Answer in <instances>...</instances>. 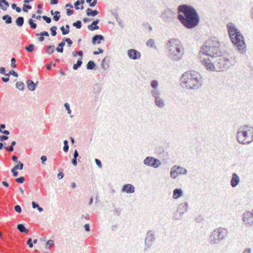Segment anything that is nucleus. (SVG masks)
Here are the masks:
<instances>
[{"label":"nucleus","instance_id":"obj_19","mask_svg":"<svg viewBox=\"0 0 253 253\" xmlns=\"http://www.w3.org/2000/svg\"><path fill=\"white\" fill-rule=\"evenodd\" d=\"M183 194V192L181 188H175L173 191L172 198L174 199H177L182 197Z\"/></svg>","mask_w":253,"mask_h":253},{"label":"nucleus","instance_id":"obj_54","mask_svg":"<svg viewBox=\"0 0 253 253\" xmlns=\"http://www.w3.org/2000/svg\"><path fill=\"white\" fill-rule=\"evenodd\" d=\"M64 107L66 109V110L67 111V113L69 114H70L72 112L70 108V105L68 103L66 102L64 104Z\"/></svg>","mask_w":253,"mask_h":253},{"label":"nucleus","instance_id":"obj_45","mask_svg":"<svg viewBox=\"0 0 253 253\" xmlns=\"http://www.w3.org/2000/svg\"><path fill=\"white\" fill-rule=\"evenodd\" d=\"M32 8V6L29 4H24L22 8V10L24 12H28L29 10L31 9Z\"/></svg>","mask_w":253,"mask_h":253},{"label":"nucleus","instance_id":"obj_36","mask_svg":"<svg viewBox=\"0 0 253 253\" xmlns=\"http://www.w3.org/2000/svg\"><path fill=\"white\" fill-rule=\"evenodd\" d=\"M251 138L252 139L250 140H247L246 139H244L243 140L241 141L238 139V143L243 145L249 144L253 141V134L252 135Z\"/></svg>","mask_w":253,"mask_h":253},{"label":"nucleus","instance_id":"obj_33","mask_svg":"<svg viewBox=\"0 0 253 253\" xmlns=\"http://www.w3.org/2000/svg\"><path fill=\"white\" fill-rule=\"evenodd\" d=\"M83 61L82 58H79L77 61V63L74 64L73 66V69L74 70H78L82 65Z\"/></svg>","mask_w":253,"mask_h":253},{"label":"nucleus","instance_id":"obj_59","mask_svg":"<svg viewBox=\"0 0 253 253\" xmlns=\"http://www.w3.org/2000/svg\"><path fill=\"white\" fill-rule=\"evenodd\" d=\"M14 210L18 213H21L22 212L21 207L19 205H16L14 206Z\"/></svg>","mask_w":253,"mask_h":253},{"label":"nucleus","instance_id":"obj_2","mask_svg":"<svg viewBox=\"0 0 253 253\" xmlns=\"http://www.w3.org/2000/svg\"><path fill=\"white\" fill-rule=\"evenodd\" d=\"M177 13V19L185 28L191 29L199 24V15L192 6L186 4L179 5Z\"/></svg>","mask_w":253,"mask_h":253},{"label":"nucleus","instance_id":"obj_38","mask_svg":"<svg viewBox=\"0 0 253 253\" xmlns=\"http://www.w3.org/2000/svg\"><path fill=\"white\" fill-rule=\"evenodd\" d=\"M16 87L20 90H23L25 88V84L23 82H17L16 83Z\"/></svg>","mask_w":253,"mask_h":253},{"label":"nucleus","instance_id":"obj_10","mask_svg":"<svg viewBox=\"0 0 253 253\" xmlns=\"http://www.w3.org/2000/svg\"><path fill=\"white\" fill-rule=\"evenodd\" d=\"M229 37L233 44L237 47V28L232 23L227 25Z\"/></svg>","mask_w":253,"mask_h":253},{"label":"nucleus","instance_id":"obj_1","mask_svg":"<svg viewBox=\"0 0 253 253\" xmlns=\"http://www.w3.org/2000/svg\"><path fill=\"white\" fill-rule=\"evenodd\" d=\"M221 53L219 42L215 40H211L201 47L199 56L204 67L206 69H211L213 68L212 63Z\"/></svg>","mask_w":253,"mask_h":253},{"label":"nucleus","instance_id":"obj_43","mask_svg":"<svg viewBox=\"0 0 253 253\" xmlns=\"http://www.w3.org/2000/svg\"><path fill=\"white\" fill-rule=\"evenodd\" d=\"M73 26L76 27L77 29H80L82 26V21L81 20H78L73 23Z\"/></svg>","mask_w":253,"mask_h":253},{"label":"nucleus","instance_id":"obj_8","mask_svg":"<svg viewBox=\"0 0 253 253\" xmlns=\"http://www.w3.org/2000/svg\"><path fill=\"white\" fill-rule=\"evenodd\" d=\"M155 232L154 230H149L146 233V236L144 240V247L143 251L147 252L152 247L156 240Z\"/></svg>","mask_w":253,"mask_h":253},{"label":"nucleus","instance_id":"obj_35","mask_svg":"<svg viewBox=\"0 0 253 253\" xmlns=\"http://www.w3.org/2000/svg\"><path fill=\"white\" fill-rule=\"evenodd\" d=\"M28 22L31 29L35 30L37 28V25L35 23V20H33L32 18H30L28 20Z\"/></svg>","mask_w":253,"mask_h":253},{"label":"nucleus","instance_id":"obj_61","mask_svg":"<svg viewBox=\"0 0 253 253\" xmlns=\"http://www.w3.org/2000/svg\"><path fill=\"white\" fill-rule=\"evenodd\" d=\"M27 245L29 246V248H32L33 247V243L32 242V238H29L27 242Z\"/></svg>","mask_w":253,"mask_h":253},{"label":"nucleus","instance_id":"obj_22","mask_svg":"<svg viewBox=\"0 0 253 253\" xmlns=\"http://www.w3.org/2000/svg\"><path fill=\"white\" fill-rule=\"evenodd\" d=\"M26 83L27 84V87L30 90H35L37 87V84H35L33 81L31 80H28L26 82Z\"/></svg>","mask_w":253,"mask_h":253},{"label":"nucleus","instance_id":"obj_32","mask_svg":"<svg viewBox=\"0 0 253 253\" xmlns=\"http://www.w3.org/2000/svg\"><path fill=\"white\" fill-rule=\"evenodd\" d=\"M55 46L54 45H49L46 47L45 52L47 54H51L54 52Z\"/></svg>","mask_w":253,"mask_h":253},{"label":"nucleus","instance_id":"obj_17","mask_svg":"<svg viewBox=\"0 0 253 253\" xmlns=\"http://www.w3.org/2000/svg\"><path fill=\"white\" fill-rule=\"evenodd\" d=\"M135 191L134 187L131 184H124L122 189V192L126 193L131 194Z\"/></svg>","mask_w":253,"mask_h":253},{"label":"nucleus","instance_id":"obj_14","mask_svg":"<svg viewBox=\"0 0 253 253\" xmlns=\"http://www.w3.org/2000/svg\"><path fill=\"white\" fill-rule=\"evenodd\" d=\"M244 223L249 226H253V211H247L245 212L243 216Z\"/></svg>","mask_w":253,"mask_h":253},{"label":"nucleus","instance_id":"obj_9","mask_svg":"<svg viewBox=\"0 0 253 253\" xmlns=\"http://www.w3.org/2000/svg\"><path fill=\"white\" fill-rule=\"evenodd\" d=\"M189 206L187 202H184L178 205L176 211L174 212L172 219L180 220L183 218V214L188 210Z\"/></svg>","mask_w":253,"mask_h":253},{"label":"nucleus","instance_id":"obj_12","mask_svg":"<svg viewBox=\"0 0 253 253\" xmlns=\"http://www.w3.org/2000/svg\"><path fill=\"white\" fill-rule=\"evenodd\" d=\"M187 171L184 168L179 166L174 165L170 169V177L172 178H176L178 175L186 174Z\"/></svg>","mask_w":253,"mask_h":253},{"label":"nucleus","instance_id":"obj_13","mask_svg":"<svg viewBox=\"0 0 253 253\" xmlns=\"http://www.w3.org/2000/svg\"><path fill=\"white\" fill-rule=\"evenodd\" d=\"M246 44L243 35L238 30V52L242 54L246 53Z\"/></svg>","mask_w":253,"mask_h":253},{"label":"nucleus","instance_id":"obj_58","mask_svg":"<svg viewBox=\"0 0 253 253\" xmlns=\"http://www.w3.org/2000/svg\"><path fill=\"white\" fill-rule=\"evenodd\" d=\"M43 36V37L44 36L48 37L49 34L47 31H43V32H41L40 33L36 34V36Z\"/></svg>","mask_w":253,"mask_h":253},{"label":"nucleus","instance_id":"obj_34","mask_svg":"<svg viewBox=\"0 0 253 253\" xmlns=\"http://www.w3.org/2000/svg\"><path fill=\"white\" fill-rule=\"evenodd\" d=\"M93 90L94 93L98 94L101 91V87L100 84H95L93 87Z\"/></svg>","mask_w":253,"mask_h":253},{"label":"nucleus","instance_id":"obj_20","mask_svg":"<svg viewBox=\"0 0 253 253\" xmlns=\"http://www.w3.org/2000/svg\"><path fill=\"white\" fill-rule=\"evenodd\" d=\"M109 59V56H106L101 61V66L104 70H106L109 68V64L108 63Z\"/></svg>","mask_w":253,"mask_h":253},{"label":"nucleus","instance_id":"obj_28","mask_svg":"<svg viewBox=\"0 0 253 253\" xmlns=\"http://www.w3.org/2000/svg\"><path fill=\"white\" fill-rule=\"evenodd\" d=\"M24 22V18L22 16H19L15 20V23L16 25L19 27L23 25Z\"/></svg>","mask_w":253,"mask_h":253},{"label":"nucleus","instance_id":"obj_16","mask_svg":"<svg viewBox=\"0 0 253 253\" xmlns=\"http://www.w3.org/2000/svg\"><path fill=\"white\" fill-rule=\"evenodd\" d=\"M127 56L133 60H137L140 58L141 53L139 51L134 49H129L127 51Z\"/></svg>","mask_w":253,"mask_h":253},{"label":"nucleus","instance_id":"obj_40","mask_svg":"<svg viewBox=\"0 0 253 253\" xmlns=\"http://www.w3.org/2000/svg\"><path fill=\"white\" fill-rule=\"evenodd\" d=\"M25 50L29 52H32L34 50L35 45L34 44L31 43L28 46L25 47Z\"/></svg>","mask_w":253,"mask_h":253},{"label":"nucleus","instance_id":"obj_18","mask_svg":"<svg viewBox=\"0 0 253 253\" xmlns=\"http://www.w3.org/2000/svg\"><path fill=\"white\" fill-rule=\"evenodd\" d=\"M104 41V37L101 35H95L92 38V43L93 44H100L101 41Z\"/></svg>","mask_w":253,"mask_h":253},{"label":"nucleus","instance_id":"obj_30","mask_svg":"<svg viewBox=\"0 0 253 253\" xmlns=\"http://www.w3.org/2000/svg\"><path fill=\"white\" fill-rule=\"evenodd\" d=\"M96 64L93 61L90 60L86 64V69L87 70H92L95 69Z\"/></svg>","mask_w":253,"mask_h":253},{"label":"nucleus","instance_id":"obj_42","mask_svg":"<svg viewBox=\"0 0 253 253\" xmlns=\"http://www.w3.org/2000/svg\"><path fill=\"white\" fill-rule=\"evenodd\" d=\"M158 84L159 83L158 81L155 80H152L150 83L151 86L153 89H158Z\"/></svg>","mask_w":253,"mask_h":253},{"label":"nucleus","instance_id":"obj_7","mask_svg":"<svg viewBox=\"0 0 253 253\" xmlns=\"http://www.w3.org/2000/svg\"><path fill=\"white\" fill-rule=\"evenodd\" d=\"M176 13L174 10L170 8L164 9L160 13V18L165 24L173 22L176 19Z\"/></svg>","mask_w":253,"mask_h":253},{"label":"nucleus","instance_id":"obj_41","mask_svg":"<svg viewBox=\"0 0 253 253\" xmlns=\"http://www.w3.org/2000/svg\"><path fill=\"white\" fill-rule=\"evenodd\" d=\"M10 75H12L15 77H18V73L15 72V71L13 70H11L10 71H9V72L8 73H6V74H5V76L6 77H9V76Z\"/></svg>","mask_w":253,"mask_h":253},{"label":"nucleus","instance_id":"obj_21","mask_svg":"<svg viewBox=\"0 0 253 253\" xmlns=\"http://www.w3.org/2000/svg\"><path fill=\"white\" fill-rule=\"evenodd\" d=\"M155 103L156 105L159 108H162L165 105L163 99L160 97L155 99Z\"/></svg>","mask_w":253,"mask_h":253},{"label":"nucleus","instance_id":"obj_64","mask_svg":"<svg viewBox=\"0 0 253 253\" xmlns=\"http://www.w3.org/2000/svg\"><path fill=\"white\" fill-rule=\"evenodd\" d=\"M46 245H48L50 247H53L54 245V241L53 240H49L46 242Z\"/></svg>","mask_w":253,"mask_h":253},{"label":"nucleus","instance_id":"obj_23","mask_svg":"<svg viewBox=\"0 0 253 253\" xmlns=\"http://www.w3.org/2000/svg\"><path fill=\"white\" fill-rule=\"evenodd\" d=\"M86 14L88 16L94 17L99 14V11L97 10H93L90 8H88L86 10Z\"/></svg>","mask_w":253,"mask_h":253},{"label":"nucleus","instance_id":"obj_63","mask_svg":"<svg viewBox=\"0 0 253 253\" xmlns=\"http://www.w3.org/2000/svg\"><path fill=\"white\" fill-rule=\"evenodd\" d=\"M103 49L101 48H98V51H93V54L94 55H98L99 53H102L103 52Z\"/></svg>","mask_w":253,"mask_h":253},{"label":"nucleus","instance_id":"obj_29","mask_svg":"<svg viewBox=\"0 0 253 253\" xmlns=\"http://www.w3.org/2000/svg\"><path fill=\"white\" fill-rule=\"evenodd\" d=\"M65 45V42H64V41L58 43V46L56 48V50L59 53H62L63 52V47Z\"/></svg>","mask_w":253,"mask_h":253},{"label":"nucleus","instance_id":"obj_60","mask_svg":"<svg viewBox=\"0 0 253 253\" xmlns=\"http://www.w3.org/2000/svg\"><path fill=\"white\" fill-rule=\"evenodd\" d=\"M14 168H12L11 169V172L12 173L14 177H16L18 175V172Z\"/></svg>","mask_w":253,"mask_h":253},{"label":"nucleus","instance_id":"obj_3","mask_svg":"<svg viewBox=\"0 0 253 253\" xmlns=\"http://www.w3.org/2000/svg\"><path fill=\"white\" fill-rule=\"evenodd\" d=\"M180 82L182 87L188 89H197L202 85L201 75L195 71L185 72L180 78Z\"/></svg>","mask_w":253,"mask_h":253},{"label":"nucleus","instance_id":"obj_39","mask_svg":"<svg viewBox=\"0 0 253 253\" xmlns=\"http://www.w3.org/2000/svg\"><path fill=\"white\" fill-rule=\"evenodd\" d=\"M87 28L91 31H93L94 30H97L99 28L98 25H96L94 24H93V22L91 24L88 25Z\"/></svg>","mask_w":253,"mask_h":253},{"label":"nucleus","instance_id":"obj_53","mask_svg":"<svg viewBox=\"0 0 253 253\" xmlns=\"http://www.w3.org/2000/svg\"><path fill=\"white\" fill-rule=\"evenodd\" d=\"M43 7L42 3H39L38 5V9L37 10V13L38 14H42V8Z\"/></svg>","mask_w":253,"mask_h":253},{"label":"nucleus","instance_id":"obj_47","mask_svg":"<svg viewBox=\"0 0 253 253\" xmlns=\"http://www.w3.org/2000/svg\"><path fill=\"white\" fill-rule=\"evenodd\" d=\"M56 30H57V27L56 26H53L50 28V31L51 32V35L52 36H55L56 35V34H57Z\"/></svg>","mask_w":253,"mask_h":253},{"label":"nucleus","instance_id":"obj_24","mask_svg":"<svg viewBox=\"0 0 253 253\" xmlns=\"http://www.w3.org/2000/svg\"><path fill=\"white\" fill-rule=\"evenodd\" d=\"M9 4L6 0H0V8L3 11L7 9V7H9Z\"/></svg>","mask_w":253,"mask_h":253},{"label":"nucleus","instance_id":"obj_31","mask_svg":"<svg viewBox=\"0 0 253 253\" xmlns=\"http://www.w3.org/2000/svg\"><path fill=\"white\" fill-rule=\"evenodd\" d=\"M3 20L5 21V23L6 24H11L12 22V17L8 14H6L2 17Z\"/></svg>","mask_w":253,"mask_h":253},{"label":"nucleus","instance_id":"obj_4","mask_svg":"<svg viewBox=\"0 0 253 253\" xmlns=\"http://www.w3.org/2000/svg\"><path fill=\"white\" fill-rule=\"evenodd\" d=\"M168 47V56L172 60L178 61L184 54V50L179 40L171 39L167 43Z\"/></svg>","mask_w":253,"mask_h":253},{"label":"nucleus","instance_id":"obj_5","mask_svg":"<svg viewBox=\"0 0 253 253\" xmlns=\"http://www.w3.org/2000/svg\"><path fill=\"white\" fill-rule=\"evenodd\" d=\"M228 231L226 228L219 227L215 229L209 237V242L211 245H217L227 237Z\"/></svg>","mask_w":253,"mask_h":253},{"label":"nucleus","instance_id":"obj_49","mask_svg":"<svg viewBox=\"0 0 253 253\" xmlns=\"http://www.w3.org/2000/svg\"><path fill=\"white\" fill-rule=\"evenodd\" d=\"M11 8L12 9L15 10L18 13H20L21 11V8L20 7H18L15 3H12L11 4Z\"/></svg>","mask_w":253,"mask_h":253},{"label":"nucleus","instance_id":"obj_55","mask_svg":"<svg viewBox=\"0 0 253 253\" xmlns=\"http://www.w3.org/2000/svg\"><path fill=\"white\" fill-rule=\"evenodd\" d=\"M16 59L14 57L11 59V66L14 69L16 68Z\"/></svg>","mask_w":253,"mask_h":253},{"label":"nucleus","instance_id":"obj_51","mask_svg":"<svg viewBox=\"0 0 253 253\" xmlns=\"http://www.w3.org/2000/svg\"><path fill=\"white\" fill-rule=\"evenodd\" d=\"M60 30L63 35H66L70 32V30H66L63 26L60 27Z\"/></svg>","mask_w":253,"mask_h":253},{"label":"nucleus","instance_id":"obj_46","mask_svg":"<svg viewBox=\"0 0 253 253\" xmlns=\"http://www.w3.org/2000/svg\"><path fill=\"white\" fill-rule=\"evenodd\" d=\"M63 41H64V42H66L67 43L68 46L70 47L73 44V41L69 38L64 37L63 39Z\"/></svg>","mask_w":253,"mask_h":253},{"label":"nucleus","instance_id":"obj_52","mask_svg":"<svg viewBox=\"0 0 253 253\" xmlns=\"http://www.w3.org/2000/svg\"><path fill=\"white\" fill-rule=\"evenodd\" d=\"M15 180V181L18 183H23L24 182L25 178L24 176H21L16 178Z\"/></svg>","mask_w":253,"mask_h":253},{"label":"nucleus","instance_id":"obj_57","mask_svg":"<svg viewBox=\"0 0 253 253\" xmlns=\"http://www.w3.org/2000/svg\"><path fill=\"white\" fill-rule=\"evenodd\" d=\"M121 211H122V209L120 208H115V210L114 211V214L117 215V216H119L121 214Z\"/></svg>","mask_w":253,"mask_h":253},{"label":"nucleus","instance_id":"obj_27","mask_svg":"<svg viewBox=\"0 0 253 253\" xmlns=\"http://www.w3.org/2000/svg\"><path fill=\"white\" fill-rule=\"evenodd\" d=\"M231 185L233 187H235L237 185V174L236 173H233L232 174Z\"/></svg>","mask_w":253,"mask_h":253},{"label":"nucleus","instance_id":"obj_62","mask_svg":"<svg viewBox=\"0 0 253 253\" xmlns=\"http://www.w3.org/2000/svg\"><path fill=\"white\" fill-rule=\"evenodd\" d=\"M95 162L96 165L99 168H101L102 167V163H101V161L100 160H99L98 159H95Z\"/></svg>","mask_w":253,"mask_h":253},{"label":"nucleus","instance_id":"obj_56","mask_svg":"<svg viewBox=\"0 0 253 253\" xmlns=\"http://www.w3.org/2000/svg\"><path fill=\"white\" fill-rule=\"evenodd\" d=\"M42 18L48 24L51 22V19L46 15H43Z\"/></svg>","mask_w":253,"mask_h":253},{"label":"nucleus","instance_id":"obj_37","mask_svg":"<svg viewBox=\"0 0 253 253\" xmlns=\"http://www.w3.org/2000/svg\"><path fill=\"white\" fill-rule=\"evenodd\" d=\"M155 44V41L153 39H149L147 42H146V45L152 48H154L155 49L157 48V47L154 45Z\"/></svg>","mask_w":253,"mask_h":253},{"label":"nucleus","instance_id":"obj_11","mask_svg":"<svg viewBox=\"0 0 253 253\" xmlns=\"http://www.w3.org/2000/svg\"><path fill=\"white\" fill-rule=\"evenodd\" d=\"M143 164L146 166L157 169L161 166V162L157 158L152 156H148L143 160Z\"/></svg>","mask_w":253,"mask_h":253},{"label":"nucleus","instance_id":"obj_6","mask_svg":"<svg viewBox=\"0 0 253 253\" xmlns=\"http://www.w3.org/2000/svg\"><path fill=\"white\" fill-rule=\"evenodd\" d=\"M213 68L211 69H207L210 71H215L217 72L223 71L228 69L230 62L228 59L221 55L218 56L214 59V62L212 63Z\"/></svg>","mask_w":253,"mask_h":253},{"label":"nucleus","instance_id":"obj_26","mask_svg":"<svg viewBox=\"0 0 253 253\" xmlns=\"http://www.w3.org/2000/svg\"><path fill=\"white\" fill-rule=\"evenodd\" d=\"M152 96L155 99L160 97L161 93L158 89H153L150 91Z\"/></svg>","mask_w":253,"mask_h":253},{"label":"nucleus","instance_id":"obj_15","mask_svg":"<svg viewBox=\"0 0 253 253\" xmlns=\"http://www.w3.org/2000/svg\"><path fill=\"white\" fill-rule=\"evenodd\" d=\"M239 133H241L242 135L246 139L249 136L248 134L251 133V126L245 125L240 126L238 128V134Z\"/></svg>","mask_w":253,"mask_h":253},{"label":"nucleus","instance_id":"obj_44","mask_svg":"<svg viewBox=\"0 0 253 253\" xmlns=\"http://www.w3.org/2000/svg\"><path fill=\"white\" fill-rule=\"evenodd\" d=\"M86 2L89 4L90 7L95 6L97 2V0H85Z\"/></svg>","mask_w":253,"mask_h":253},{"label":"nucleus","instance_id":"obj_48","mask_svg":"<svg viewBox=\"0 0 253 253\" xmlns=\"http://www.w3.org/2000/svg\"><path fill=\"white\" fill-rule=\"evenodd\" d=\"M23 164L21 162L19 161L18 162V164L15 165L13 168H14L16 169L22 170L23 169Z\"/></svg>","mask_w":253,"mask_h":253},{"label":"nucleus","instance_id":"obj_50","mask_svg":"<svg viewBox=\"0 0 253 253\" xmlns=\"http://www.w3.org/2000/svg\"><path fill=\"white\" fill-rule=\"evenodd\" d=\"M79 5H80V3H79V0H78L74 3V6H75V8L76 9L78 10L80 8L82 10L84 8V6L82 5L80 7H79Z\"/></svg>","mask_w":253,"mask_h":253},{"label":"nucleus","instance_id":"obj_25","mask_svg":"<svg viewBox=\"0 0 253 253\" xmlns=\"http://www.w3.org/2000/svg\"><path fill=\"white\" fill-rule=\"evenodd\" d=\"M17 228L21 233H28L29 231L28 229L25 227L23 224L22 223L17 224Z\"/></svg>","mask_w":253,"mask_h":253}]
</instances>
